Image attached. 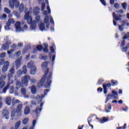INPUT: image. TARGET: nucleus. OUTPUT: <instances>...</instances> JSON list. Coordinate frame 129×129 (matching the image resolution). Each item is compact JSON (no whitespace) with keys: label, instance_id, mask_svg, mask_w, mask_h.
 I'll return each instance as SVG.
<instances>
[{"label":"nucleus","instance_id":"6","mask_svg":"<svg viewBox=\"0 0 129 129\" xmlns=\"http://www.w3.org/2000/svg\"><path fill=\"white\" fill-rule=\"evenodd\" d=\"M37 98H41L40 102V106H37V107L36 108V109L35 110V112L36 113V114H39L41 111H42V107L44 105V103L42 102V99L41 98V96L40 95H37Z\"/></svg>","mask_w":129,"mask_h":129},{"label":"nucleus","instance_id":"37","mask_svg":"<svg viewBox=\"0 0 129 129\" xmlns=\"http://www.w3.org/2000/svg\"><path fill=\"white\" fill-rule=\"evenodd\" d=\"M28 122H29L28 118H25L22 121V123H23L24 124H27Z\"/></svg>","mask_w":129,"mask_h":129},{"label":"nucleus","instance_id":"47","mask_svg":"<svg viewBox=\"0 0 129 129\" xmlns=\"http://www.w3.org/2000/svg\"><path fill=\"white\" fill-rule=\"evenodd\" d=\"M41 58L43 59V60H48L49 57L47 55H42Z\"/></svg>","mask_w":129,"mask_h":129},{"label":"nucleus","instance_id":"24","mask_svg":"<svg viewBox=\"0 0 129 129\" xmlns=\"http://www.w3.org/2000/svg\"><path fill=\"white\" fill-rule=\"evenodd\" d=\"M15 64H16L17 69H19V68H20V67L21 64H22L21 63V59H17L15 61Z\"/></svg>","mask_w":129,"mask_h":129},{"label":"nucleus","instance_id":"58","mask_svg":"<svg viewBox=\"0 0 129 129\" xmlns=\"http://www.w3.org/2000/svg\"><path fill=\"white\" fill-rule=\"evenodd\" d=\"M30 81L32 83H36V82H37V80L35 79H32L30 80Z\"/></svg>","mask_w":129,"mask_h":129},{"label":"nucleus","instance_id":"21","mask_svg":"<svg viewBox=\"0 0 129 129\" xmlns=\"http://www.w3.org/2000/svg\"><path fill=\"white\" fill-rule=\"evenodd\" d=\"M16 29L17 31H21L22 28L21 27V23L17 22L15 24Z\"/></svg>","mask_w":129,"mask_h":129},{"label":"nucleus","instance_id":"29","mask_svg":"<svg viewBox=\"0 0 129 129\" xmlns=\"http://www.w3.org/2000/svg\"><path fill=\"white\" fill-rule=\"evenodd\" d=\"M33 13L35 15H38L40 13V9L38 7H35L33 10Z\"/></svg>","mask_w":129,"mask_h":129},{"label":"nucleus","instance_id":"42","mask_svg":"<svg viewBox=\"0 0 129 129\" xmlns=\"http://www.w3.org/2000/svg\"><path fill=\"white\" fill-rule=\"evenodd\" d=\"M47 67H48V61L44 62L42 64V68H46Z\"/></svg>","mask_w":129,"mask_h":129},{"label":"nucleus","instance_id":"7","mask_svg":"<svg viewBox=\"0 0 129 129\" xmlns=\"http://www.w3.org/2000/svg\"><path fill=\"white\" fill-rule=\"evenodd\" d=\"M43 15L46 16L44 18V23L46 24V29H49L50 27V22L49 21V16H48V12L43 10Z\"/></svg>","mask_w":129,"mask_h":129},{"label":"nucleus","instance_id":"27","mask_svg":"<svg viewBox=\"0 0 129 129\" xmlns=\"http://www.w3.org/2000/svg\"><path fill=\"white\" fill-rule=\"evenodd\" d=\"M34 23H41V16L39 15L35 17V21Z\"/></svg>","mask_w":129,"mask_h":129},{"label":"nucleus","instance_id":"54","mask_svg":"<svg viewBox=\"0 0 129 129\" xmlns=\"http://www.w3.org/2000/svg\"><path fill=\"white\" fill-rule=\"evenodd\" d=\"M114 7L115 9H118V8H119V5L118 3H115L114 4Z\"/></svg>","mask_w":129,"mask_h":129},{"label":"nucleus","instance_id":"23","mask_svg":"<svg viewBox=\"0 0 129 129\" xmlns=\"http://www.w3.org/2000/svg\"><path fill=\"white\" fill-rule=\"evenodd\" d=\"M39 28L40 30V31H44V30H46L45 27V24L43 23H41L39 25Z\"/></svg>","mask_w":129,"mask_h":129},{"label":"nucleus","instance_id":"2","mask_svg":"<svg viewBox=\"0 0 129 129\" xmlns=\"http://www.w3.org/2000/svg\"><path fill=\"white\" fill-rule=\"evenodd\" d=\"M24 19L25 20H26L28 24H31V29L35 30V29L37 28V25L36 24L37 23L34 22V21L33 22V18L30 16V11H28L25 13Z\"/></svg>","mask_w":129,"mask_h":129},{"label":"nucleus","instance_id":"45","mask_svg":"<svg viewBox=\"0 0 129 129\" xmlns=\"http://www.w3.org/2000/svg\"><path fill=\"white\" fill-rule=\"evenodd\" d=\"M104 82V80L103 79H100L98 81V85H101V84H102V83Z\"/></svg>","mask_w":129,"mask_h":129},{"label":"nucleus","instance_id":"3","mask_svg":"<svg viewBox=\"0 0 129 129\" xmlns=\"http://www.w3.org/2000/svg\"><path fill=\"white\" fill-rule=\"evenodd\" d=\"M118 84V82L116 80H111V83H108L107 84H103V88L104 94H106L107 93V87H111L112 86H116Z\"/></svg>","mask_w":129,"mask_h":129},{"label":"nucleus","instance_id":"35","mask_svg":"<svg viewBox=\"0 0 129 129\" xmlns=\"http://www.w3.org/2000/svg\"><path fill=\"white\" fill-rule=\"evenodd\" d=\"M36 49L38 51H42V50H43V45L41 44L37 45Z\"/></svg>","mask_w":129,"mask_h":129},{"label":"nucleus","instance_id":"56","mask_svg":"<svg viewBox=\"0 0 129 129\" xmlns=\"http://www.w3.org/2000/svg\"><path fill=\"white\" fill-rule=\"evenodd\" d=\"M50 22L51 23V24L54 25V20L53 19V17H50Z\"/></svg>","mask_w":129,"mask_h":129},{"label":"nucleus","instance_id":"22","mask_svg":"<svg viewBox=\"0 0 129 129\" xmlns=\"http://www.w3.org/2000/svg\"><path fill=\"white\" fill-rule=\"evenodd\" d=\"M6 103L8 105H11L12 103V98L11 97H7L6 99Z\"/></svg>","mask_w":129,"mask_h":129},{"label":"nucleus","instance_id":"26","mask_svg":"<svg viewBox=\"0 0 129 129\" xmlns=\"http://www.w3.org/2000/svg\"><path fill=\"white\" fill-rule=\"evenodd\" d=\"M10 85H11V83H8L6 86L5 87H4V88L3 90V92L4 93H6V92H7V90H8V89H9V87H10Z\"/></svg>","mask_w":129,"mask_h":129},{"label":"nucleus","instance_id":"30","mask_svg":"<svg viewBox=\"0 0 129 129\" xmlns=\"http://www.w3.org/2000/svg\"><path fill=\"white\" fill-rule=\"evenodd\" d=\"M31 90L32 93H33V94H35V93L37 92V88H36V87H35V86H32L31 87Z\"/></svg>","mask_w":129,"mask_h":129},{"label":"nucleus","instance_id":"20","mask_svg":"<svg viewBox=\"0 0 129 129\" xmlns=\"http://www.w3.org/2000/svg\"><path fill=\"white\" fill-rule=\"evenodd\" d=\"M97 119H98L99 122H100V123H104V122H106V121H108V117H103L102 119H100L99 118H97Z\"/></svg>","mask_w":129,"mask_h":129},{"label":"nucleus","instance_id":"46","mask_svg":"<svg viewBox=\"0 0 129 129\" xmlns=\"http://www.w3.org/2000/svg\"><path fill=\"white\" fill-rule=\"evenodd\" d=\"M9 72H10V74H15V68H12L9 71Z\"/></svg>","mask_w":129,"mask_h":129},{"label":"nucleus","instance_id":"44","mask_svg":"<svg viewBox=\"0 0 129 129\" xmlns=\"http://www.w3.org/2000/svg\"><path fill=\"white\" fill-rule=\"evenodd\" d=\"M46 8V4L45 3H42L41 5V11H44Z\"/></svg>","mask_w":129,"mask_h":129},{"label":"nucleus","instance_id":"57","mask_svg":"<svg viewBox=\"0 0 129 129\" xmlns=\"http://www.w3.org/2000/svg\"><path fill=\"white\" fill-rule=\"evenodd\" d=\"M122 25H119L118 26V29L119 31H123V27H122Z\"/></svg>","mask_w":129,"mask_h":129},{"label":"nucleus","instance_id":"48","mask_svg":"<svg viewBox=\"0 0 129 129\" xmlns=\"http://www.w3.org/2000/svg\"><path fill=\"white\" fill-rule=\"evenodd\" d=\"M126 6H127L126 3H124L122 4V7L123 10H126Z\"/></svg>","mask_w":129,"mask_h":129},{"label":"nucleus","instance_id":"43","mask_svg":"<svg viewBox=\"0 0 129 129\" xmlns=\"http://www.w3.org/2000/svg\"><path fill=\"white\" fill-rule=\"evenodd\" d=\"M10 24L9 23H6V26L5 27V30H10Z\"/></svg>","mask_w":129,"mask_h":129},{"label":"nucleus","instance_id":"14","mask_svg":"<svg viewBox=\"0 0 129 129\" xmlns=\"http://www.w3.org/2000/svg\"><path fill=\"white\" fill-rule=\"evenodd\" d=\"M22 109H23V104H18L16 108V113H21V112H22Z\"/></svg>","mask_w":129,"mask_h":129},{"label":"nucleus","instance_id":"40","mask_svg":"<svg viewBox=\"0 0 129 129\" xmlns=\"http://www.w3.org/2000/svg\"><path fill=\"white\" fill-rule=\"evenodd\" d=\"M110 95H111L110 94L107 95V97L106 98L105 103H107V101H108V100H109V99H110V98H112V97Z\"/></svg>","mask_w":129,"mask_h":129},{"label":"nucleus","instance_id":"49","mask_svg":"<svg viewBox=\"0 0 129 129\" xmlns=\"http://www.w3.org/2000/svg\"><path fill=\"white\" fill-rule=\"evenodd\" d=\"M100 2L101 3V4L104 6L105 7H106V2H105V1L104 0H100Z\"/></svg>","mask_w":129,"mask_h":129},{"label":"nucleus","instance_id":"38","mask_svg":"<svg viewBox=\"0 0 129 129\" xmlns=\"http://www.w3.org/2000/svg\"><path fill=\"white\" fill-rule=\"evenodd\" d=\"M7 23L10 24V26H11L12 24H15V20L13 19H10L8 20V22H7Z\"/></svg>","mask_w":129,"mask_h":129},{"label":"nucleus","instance_id":"31","mask_svg":"<svg viewBox=\"0 0 129 129\" xmlns=\"http://www.w3.org/2000/svg\"><path fill=\"white\" fill-rule=\"evenodd\" d=\"M13 14L15 17H17V18H21V14L18 12V11H14Z\"/></svg>","mask_w":129,"mask_h":129},{"label":"nucleus","instance_id":"1","mask_svg":"<svg viewBox=\"0 0 129 129\" xmlns=\"http://www.w3.org/2000/svg\"><path fill=\"white\" fill-rule=\"evenodd\" d=\"M50 69L47 68L45 72L43 77L41 78L40 82L37 84V87L41 88L45 86V88H50L52 84V72L49 73Z\"/></svg>","mask_w":129,"mask_h":129},{"label":"nucleus","instance_id":"11","mask_svg":"<svg viewBox=\"0 0 129 129\" xmlns=\"http://www.w3.org/2000/svg\"><path fill=\"white\" fill-rule=\"evenodd\" d=\"M16 50H17V44H13L11 46V49L10 51H8L7 53L9 55H11V54H12V52H15Z\"/></svg>","mask_w":129,"mask_h":129},{"label":"nucleus","instance_id":"33","mask_svg":"<svg viewBox=\"0 0 129 129\" xmlns=\"http://www.w3.org/2000/svg\"><path fill=\"white\" fill-rule=\"evenodd\" d=\"M21 93L23 94V95H27V91L26 90V88H22L21 89Z\"/></svg>","mask_w":129,"mask_h":129},{"label":"nucleus","instance_id":"13","mask_svg":"<svg viewBox=\"0 0 129 129\" xmlns=\"http://www.w3.org/2000/svg\"><path fill=\"white\" fill-rule=\"evenodd\" d=\"M112 15L113 19H114V20H115L116 21H121V18H120L122 17V15L119 14L118 16H117V15H116V14H115V13L114 12L112 13Z\"/></svg>","mask_w":129,"mask_h":129},{"label":"nucleus","instance_id":"51","mask_svg":"<svg viewBox=\"0 0 129 129\" xmlns=\"http://www.w3.org/2000/svg\"><path fill=\"white\" fill-rule=\"evenodd\" d=\"M6 57V52H3L0 54V57L1 58H5Z\"/></svg>","mask_w":129,"mask_h":129},{"label":"nucleus","instance_id":"39","mask_svg":"<svg viewBox=\"0 0 129 129\" xmlns=\"http://www.w3.org/2000/svg\"><path fill=\"white\" fill-rule=\"evenodd\" d=\"M4 12L6 14H11V10L8 8H4Z\"/></svg>","mask_w":129,"mask_h":129},{"label":"nucleus","instance_id":"36","mask_svg":"<svg viewBox=\"0 0 129 129\" xmlns=\"http://www.w3.org/2000/svg\"><path fill=\"white\" fill-rule=\"evenodd\" d=\"M88 122L89 123V125H90L92 129H93V125L90 124V122H92V119H91V117H89L88 118Z\"/></svg>","mask_w":129,"mask_h":129},{"label":"nucleus","instance_id":"17","mask_svg":"<svg viewBox=\"0 0 129 129\" xmlns=\"http://www.w3.org/2000/svg\"><path fill=\"white\" fill-rule=\"evenodd\" d=\"M20 125H21V121H18L17 122L15 125V127H11V129H19L20 127ZM22 129H27V127H23Z\"/></svg>","mask_w":129,"mask_h":129},{"label":"nucleus","instance_id":"5","mask_svg":"<svg viewBox=\"0 0 129 129\" xmlns=\"http://www.w3.org/2000/svg\"><path fill=\"white\" fill-rule=\"evenodd\" d=\"M28 68H30L31 74L34 75L37 73V67L34 65V63L32 61H30L27 63Z\"/></svg>","mask_w":129,"mask_h":129},{"label":"nucleus","instance_id":"60","mask_svg":"<svg viewBox=\"0 0 129 129\" xmlns=\"http://www.w3.org/2000/svg\"><path fill=\"white\" fill-rule=\"evenodd\" d=\"M37 122V120H33V122H32V126H34L36 125V123Z\"/></svg>","mask_w":129,"mask_h":129},{"label":"nucleus","instance_id":"28","mask_svg":"<svg viewBox=\"0 0 129 129\" xmlns=\"http://www.w3.org/2000/svg\"><path fill=\"white\" fill-rule=\"evenodd\" d=\"M24 10H25V6H24L23 4H21L19 6V11L20 13H22V12H24Z\"/></svg>","mask_w":129,"mask_h":129},{"label":"nucleus","instance_id":"4","mask_svg":"<svg viewBox=\"0 0 129 129\" xmlns=\"http://www.w3.org/2000/svg\"><path fill=\"white\" fill-rule=\"evenodd\" d=\"M2 67V72H7L10 67V62L9 61H6L5 58L0 59V66H3Z\"/></svg>","mask_w":129,"mask_h":129},{"label":"nucleus","instance_id":"10","mask_svg":"<svg viewBox=\"0 0 129 129\" xmlns=\"http://www.w3.org/2000/svg\"><path fill=\"white\" fill-rule=\"evenodd\" d=\"M30 76H25L22 78V83L24 84L26 86L28 85L29 83V80H30Z\"/></svg>","mask_w":129,"mask_h":129},{"label":"nucleus","instance_id":"62","mask_svg":"<svg viewBox=\"0 0 129 129\" xmlns=\"http://www.w3.org/2000/svg\"><path fill=\"white\" fill-rule=\"evenodd\" d=\"M125 45V40H123L121 43V47H123Z\"/></svg>","mask_w":129,"mask_h":129},{"label":"nucleus","instance_id":"9","mask_svg":"<svg viewBox=\"0 0 129 129\" xmlns=\"http://www.w3.org/2000/svg\"><path fill=\"white\" fill-rule=\"evenodd\" d=\"M6 76L2 75L0 77V89H2L5 87V85H6L5 79H6Z\"/></svg>","mask_w":129,"mask_h":129},{"label":"nucleus","instance_id":"32","mask_svg":"<svg viewBox=\"0 0 129 129\" xmlns=\"http://www.w3.org/2000/svg\"><path fill=\"white\" fill-rule=\"evenodd\" d=\"M21 85H22V83H21V82L17 81L16 83V89H20V88H21Z\"/></svg>","mask_w":129,"mask_h":129},{"label":"nucleus","instance_id":"50","mask_svg":"<svg viewBox=\"0 0 129 129\" xmlns=\"http://www.w3.org/2000/svg\"><path fill=\"white\" fill-rule=\"evenodd\" d=\"M14 5H15V7L17 8H19V7H20V2H18V1H17L16 3H15Z\"/></svg>","mask_w":129,"mask_h":129},{"label":"nucleus","instance_id":"18","mask_svg":"<svg viewBox=\"0 0 129 129\" xmlns=\"http://www.w3.org/2000/svg\"><path fill=\"white\" fill-rule=\"evenodd\" d=\"M2 113L6 119H9V111L8 110H3Z\"/></svg>","mask_w":129,"mask_h":129},{"label":"nucleus","instance_id":"55","mask_svg":"<svg viewBox=\"0 0 129 129\" xmlns=\"http://www.w3.org/2000/svg\"><path fill=\"white\" fill-rule=\"evenodd\" d=\"M98 92H102L103 91V89H102L101 87H99L97 89Z\"/></svg>","mask_w":129,"mask_h":129},{"label":"nucleus","instance_id":"25","mask_svg":"<svg viewBox=\"0 0 129 129\" xmlns=\"http://www.w3.org/2000/svg\"><path fill=\"white\" fill-rule=\"evenodd\" d=\"M10 49V46L7 45L6 44H3L2 46V49L3 51H6V50H9Z\"/></svg>","mask_w":129,"mask_h":129},{"label":"nucleus","instance_id":"12","mask_svg":"<svg viewBox=\"0 0 129 129\" xmlns=\"http://www.w3.org/2000/svg\"><path fill=\"white\" fill-rule=\"evenodd\" d=\"M110 96H112V98L114 99H117L118 98V94L117 93V92L112 90V94H110Z\"/></svg>","mask_w":129,"mask_h":129},{"label":"nucleus","instance_id":"15","mask_svg":"<svg viewBox=\"0 0 129 129\" xmlns=\"http://www.w3.org/2000/svg\"><path fill=\"white\" fill-rule=\"evenodd\" d=\"M44 48L42 49L43 50L44 53H48L49 52V45L48 43L45 42L43 43Z\"/></svg>","mask_w":129,"mask_h":129},{"label":"nucleus","instance_id":"34","mask_svg":"<svg viewBox=\"0 0 129 129\" xmlns=\"http://www.w3.org/2000/svg\"><path fill=\"white\" fill-rule=\"evenodd\" d=\"M12 4L10 3V6L12 9H14L15 8V4L17 3V1L18 0H12Z\"/></svg>","mask_w":129,"mask_h":129},{"label":"nucleus","instance_id":"61","mask_svg":"<svg viewBox=\"0 0 129 129\" xmlns=\"http://www.w3.org/2000/svg\"><path fill=\"white\" fill-rule=\"evenodd\" d=\"M1 19H7V15L6 14L2 15V16L1 17Z\"/></svg>","mask_w":129,"mask_h":129},{"label":"nucleus","instance_id":"59","mask_svg":"<svg viewBox=\"0 0 129 129\" xmlns=\"http://www.w3.org/2000/svg\"><path fill=\"white\" fill-rule=\"evenodd\" d=\"M47 10L48 11V14H51V9H50V6H47Z\"/></svg>","mask_w":129,"mask_h":129},{"label":"nucleus","instance_id":"52","mask_svg":"<svg viewBox=\"0 0 129 129\" xmlns=\"http://www.w3.org/2000/svg\"><path fill=\"white\" fill-rule=\"evenodd\" d=\"M6 44L7 46H10L12 44V41L11 40H7L6 41Z\"/></svg>","mask_w":129,"mask_h":129},{"label":"nucleus","instance_id":"16","mask_svg":"<svg viewBox=\"0 0 129 129\" xmlns=\"http://www.w3.org/2000/svg\"><path fill=\"white\" fill-rule=\"evenodd\" d=\"M110 110H111V105L108 103L107 105H105V111L108 113L110 112Z\"/></svg>","mask_w":129,"mask_h":129},{"label":"nucleus","instance_id":"19","mask_svg":"<svg viewBox=\"0 0 129 129\" xmlns=\"http://www.w3.org/2000/svg\"><path fill=\"white\" fill-rule=\"evenodd\" d=\"M31 112V110L30 109V107L27 106L24 109V114L25 115H28Z\"/></svg>","mask_w":129,"mask_h":129},{"label":"nucleus","instance_id":"63","mask_svg":"<svg viewBox=\"0 0 129 129\" xmlns=\"http://www.w3.org/2000/svg\"><path fill=\"white\" fill-rule=\"evenodd\" d=\"M16 56L17 57H20V56H21V51H19L17 52L16 53Z\"/></svg>","mask_w":129,"mask_h":129},{"label":"nucleus","instance_id":"41","mask_svg":"<svg viewBox=\"0 0 129 129\" xmlns=\"http://www.w3.org/2000/svg\"><path fill=\"white\" fill-rule=\"evenodd\" d=\"M55 47V44H53L52 46L50 47V50L51 52L52 53H54L55 52V49H54V47Z\"/></svg>","mask_w":129,"mask_h":129},{"label":"nucleus","instance_id":"64","mask_svg":"<svg viewBox=\"0 0 129 129\" xmlns=\"http://www.w3.org/2000/svg\"><path fill=\"white\" fill-rule=\"evenodd\" d=\"M50 90L49 89H46L44 90V95H47V93H48V92H49V91Z\"/></svg>","mask_w":129,"mask_h":129},{"label":"nucleus","instance_id":"8","mask_svg":"<svg viewBox=\"0 0 129 129\" xmlns=\"http://www.w3.org/2000/svg\"><path fill=\"white\" fill-rule=\"evenodd\" d=\"M23 71L22 70H19L17 71V74L18 76H22L23 73L26 74L27 73V66L24 65L22 68Z\"/></svg>","mask_w":129,"mask_h":129},{"label":"nucleus","instance_id":"53","mask_svg":"<svg viewBox=\"0 0 129 129\" xmlns=\"http://www.w3.org/2000/svg\"><path fill=\"white\" fill-rule=\"evenodd\" d=\"M13 76H14V74H9L8 75L9 80H10L11 78H12V77H13Z\"/></svg>","mask_w":129,"mask_h":129}]
</instances>
